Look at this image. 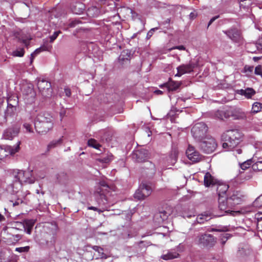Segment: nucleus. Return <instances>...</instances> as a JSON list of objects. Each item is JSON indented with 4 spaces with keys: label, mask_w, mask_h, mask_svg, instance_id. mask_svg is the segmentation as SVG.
I'll return each instance as SVG.
<instances>
[{
    "label": "nucleus",
    "mask_w": 262,
    "mask_h": 262,
    "mask_svg": "<svg viewBox=\"0 0 262 262\" xmlns=\"http://www.w3.org/2000/svg\"><path fill=\"white\" fill-rule=\"evenodd\" d=\"M34 124V122L33 123ZM23 128L25 129L26 133L30 134L34 133V125H33V121L30 119L28 121H26L23 124Z\"/></svg>",
    "instance_id": "nucleus-29"
},
{
    "label": "nucleus",
    "mask_w": 262,
    "mask_h": 262,
    "mask_svg": "<svg viewBox=\"0 0 262 262\" xmlns=\"http://www.w3.org/2000/svg\"><path fill=\"white\" fill-rule=\"evenodd\" d=\"M222 244L224 245L225 244L226 241L229 238L230 234L226 233H223L222 235Z\"/></svg>",
    "instance_id": "nucleus-45"
},
{
    "label": "nucleus",
    "mask_w": 262,
    "mask_h": 262,
    "mask_svg": "<svg viewBox=\"0 0 262 262\" xmlns=\"http://www.w3.org/2000/svg\"><path fill=\"white\" fill-rule=\"evenodd\" d=\"M218 181L209 172L206 173L204 176V183L206 187L213 186L218 183Z\"/></svg>",
    "instance_id": "nucleus-23"
},
{
    "label": "nucleus",
    "mask_w": 262,
    "mask_h": 262,
    "mask_svg": "<svg viewBox=\"0 0 262 262\" xmlns=\"http://www.w3.org/2000/svg\"><path fill=\"white\" fill-rule=\"evenodd\" d=\"M236 93L239 95L244 96L248 99H252V97L256 94L255 91L251 88H247L244 90H237Z\"/></svg>",
    "instance_id": "nucleus-22"
},
{
    "label": "nucleus",
    "mask_w": 262,
    "mask_h": 262,
    "mask_svg": "<svg viewBox=\"0 0 262 262\" xmlns=\"http://www.w3.org/2000/svg\"><path fill=\"white\" fill-rule=\"evenodd\" d=\"M35 224V221L33 220H26L24 222L23 226L25 232L30 235L32 233V230Z\"/></svg>",
    "instance_id": "nucleus-26"
},
{
    "label": "nucleus",
    "mask_w": 262,
    "mask_h": 262,
    "mask_svg": "<svg viewBox=\"0 0 262 262\" xmlns=\"http://www.w3.org/2000/svg\"><path fill=\"white\" fill-rule=\"evenodd\" d=\"M53 126L52 117L47 112L39 113L34 120V127L39 134H46Z\"/></svg>",
    "instance_id": "nucleus-3"
},
{
    "label": "nucleus",
    "mask_w": 262,
    "mask_h": 262,
    "mask_svg": "<svg viewBox=\"0 0 262 262\" xmlns=\"http://www.w3.org/2000/svg\"><path fill=\"white\" fill-rule=\"evenodd\" d=\"M244 199V194L242 192L237 190H234L229 192L227 197L228 203L231 206L242 203Z\"/></svg>",
    "instance_id": "nucleus-11"
},
{
    "label": "nucleus",
    "mask_w": 262,
    "mask_h": 262,
    "mask_svg": "<svg viewBox=\"0 0 262 262\" xmlns=\"http://www.w3.org/2000/svg\"><path fill=\"white\" fill-rule=\"evenodd\" d=\"M12 192L14 194H16V193H14L13 191ZM21 193V192L19 191V193H16V195L14 196L11 200L10 201V202L12 204V205L13 207L18 206L21 204H22L24 202L23 199L24 198H19L18 196H20L19 193Z\"/></svg>",
    "instance_id": "nucleus-31"
},
{
    "label": "nucleus",
    "mask_w": 262,
    "mask_h": 262,
    "mask_svg": "<svg viewBox=\"0 0 262 262\" xmlns=\"http://www.w3.org/2000/svg\"><path fill=\"white\" fill-rule=\"evenodd\" d=\"M222 113L225 118L231 117L235 120H244L247 118L246 113L242 109L237 107H230Z\"/></svg>",
    "instance_id": "nucleus-7"
},
{
    "label": "nucleus",
    "mask_w": 262,
    "mask_h": 262,
    "mask_svg": "<svg viewBox=\"0 0 262 262\" xmlns=\"http://www.w3.org/2000/svg\"><path fill=\"white\" fill-rule=\"evenodd\" d=\"M62 141V138H60L58 140H53L48 145V149L50 150L53 148L56 147L57 146L60 145Z\"/></svg>",
    "instance_id": "nucleus-36"
},
{
    "label": "nucleus",
    "mask_w": 262,
    "mask_h": 262,
    "mask_svg": "<svg viewBox=\"0 0 262 262\" xmlns=\"http://www.w3.org/2000/svg\"><path fill=\"white\" fill-rule=\"evenodd\" d=\"M71 9L73 13L80 14L85 10V5L82 3L77 2L71 6Z\"/></svg>",
    "instance_id": "nucleus-25"
},
{
    "label": "nucleus",
    "mask_w": 262,
    "mask_h": 262,
    "mask_svg": "<svg viewBox=\"0 0 262 262\" xmlns=\"http://www.w3.org/2000/svg\"><path fill=\"white\" fill-rule=\"evenodd\" d=\"M198 243L204 246H213L215 243L214 236L209 234H201L198 237Z\"/></svg>",
    "instance_id": "nucleus-14"
},
{
    "label": "nucleus",
    "mask_w": 262,
    "mask_h": 262,
    "mask_svg": "<svg viewBox=\"0 0 262 262\" xmlns=\"http://www.w3.org/2000/svg\"><path fill=\"white\" fill-rule=\"evenodd\" d=\"M243 134L238 129H232L224 132L222 138L224 141L222 147L226 150H232L242 141Z\"/></svg>",
    "instance_id": "nucleus-2"
},
{
    "label": "nucleus",
    "mask_w": 262,
    "mask_h": 262,
    "mask_svg": "<svg viewBox=\"0 0 262 262\" xmlns=\"http://www.w3.org/2000/svg\"><path fill=\"white\" fill-rule=\"evenodd\" d=\"M189 16H190V18L194 19L196 17V14L194 12H191V13H190Z\"/></svg>",
    "instance_id": "nucleus-57"
},
{
    "label": "nucleus",
    "mask_w": 262,
    "mask_h": 262,
    "mask_svg": "<svg viewBox=\"0 0 262 262\" xmlns=\"http://www.w3.org/2000/svg\"><path fill=\"white\" fill-rule=\"evenodd\" d=\"M71 91L69 89H68V88H67V96H71Z\"/></svg>",
    "instance_id": "nucleus-60"
},
{
    "label": "nucleus",
    "mask_w": 262,
    "mask_h": 262,
    "mask_svg": "<svg viewBox=\"0 0 262 262\" xmlns=\"http://www.w3.org/2000/svg\"><path fill=\"white\" fill-rule=\"evenodd\" d=\"M200 149L206 154H210L215 150L217 143L214 138L209 136L199 142Z\"/></svg>",
    "instance_id": "nucleus-6"
},
{
    "label": "nucleus",
    "mask_w": 262,
    "mask_h": 262,
    "mask_svg": "<svg viewBox=\"0 0 262 262\" xmlns=\"http://www.w3.org/2000/svg\"><path fill=\"white\" fill-rule=\"evenodd\" d=\"M257 227L259 230L262 231V221H259L257 223Z\"/></svg>",
    "instance_id": "nucleus-56"
},
{
    "label": "nucleus",
    "mask_w": 262,
    "mask_h": 262,
    "mask_svg": "<svg viewBox=\"0 0 262 262\" xmlns=\"http://www.w3.org/2000/svg\"><path fill=\"white\" fill-rule=\"evenodd\" d=\"M37 86L41 95L45 97H50L52 93L51 84L44 79H37Z\"/></svg>",
    "instance_id": "nucleus-8"
},
{
    "label": "nucleus",
    "mask_w": 262,
    "mask_h": 262,
    "mask_svg": "<svg viewBox=\"0 0 262 262\" xmlns=\"http://www.w3.org/2000/svg\"><path fill=\"white\" fill-rule=\"evenodd\" d=\"M133 158L138 162L146 161L149 158V153L146 149L142 148L135 150L133 154Z\"/></svg>",
    "instance_id": "nucleus-17"
},
{
    "label": "nucleus",
    "mask_w": 262,
    "mask_h": 262,
    "mask_svg": "<svg viewBox=\"0 0 262 262\" xmlns=\"http://www.w3.org/2000/svg\"><path fill=\"white\" fill-rule=\"evenodd\" d=\"M207 216L201 215L196 218V221L198 223L202 224L204 223L205 221H207Z\"/></svg>",
    "instance_id": "nucleus-44"
},
{
    "label": "nucleus",
    "mask_w": 262,
    "mask_h": 262,
    "mask_svg": "<svg viewBox=\"0 0 262 262\" xmlns=\"http://www.w3.org/2000/svg\"><path fill=\"white\" fill-rule=\"evenodd\" d=\"M197 66L196 62L190 61L186 64H182L177 68V73L175 76L181 77L185 74L190 73L193 72Z\"/></svg>",
    "instance_id": "nucleus-12"
},
{
    "label": "nucleus",
    "mask_w": 262,
    "mask_h": 262,
    "mask_svg": "<svg viewBox=\"0 0 262 262\" xmlns=\"http://www.w3.org/2000/svg\"><path fill=\"white\" fill-rule=\"evenodd\" d=\"M93 249L95 251L98 252L101 258H106L107 256L106 254L103 253V249L102 248L99 246H94L93 247Z\"/></svg>",
    "instance_id": "nucleus-38"
},
{
    "label": "nucleus",
    "mask_w": 262,
    "mask_h": 262,
    "mask_svg": "<svg viewBox=\"0 0 262 262\" xmlns=\"http://www.w3.org/2000/svg\"><path fill=\"white\" fill-rule=\"evenodd\" d=\"M130 52L128 50H123L119 57V60L121 64H124L130 59Z\"/></svg>",
    "instance_id": "nucleus-27"
},
{
    "label": "nucleus",
    "mask_w": 262,
    "mask_h": 262,
    "mask_svg": "<svg viewBox=\"0 0 262 262\" xmlns=\"http://www.w3.org/2000/svg\"><path fill=\"white\" fill-rule=\"evenodd\" d=\"M23 42L25 45V46H27L29 43V41L26 39H24L23 40Z\"/></svg>",
    "instance_id": "nucleus-62"
},
{
    "label": "nucleus",
    "mask_w": 262,
    "mask_h": 262,
    "mask_svg": "<svg viewBox=\"0 0 262 262\" xmlns=\"http://www.w3.org/2000/svg\"><path fill=\"white\" fill-rule=\"evenodd\" d=\"M256 47L258 50L262 51V37L259 38L256 43Z\"/></svg>",
    "instance_id": "nucleus-47"
},
{
    "label": "nucleus",
    "mask_w": 262,
    "mask_h": 262,
    "mask_svg": "<svg viewBox=\"0 0 262 262\" xmlns=\"http://www.w3.org/2000/svg\"><path fill=\"white\" fill-rule=\"evenodd\" d=\"M254 73L256 75H260L262 76V67L259 65L255 68Z\"/></svg>",
    "instance_id": "nucleus-46"
},
{
    "label": "nucleus",
    "mask_w": 262,
    "mask_h": 262,
    "mask_svg": "<svg viewBox=\"0 0 262 262\" xmlns=\"http://www.w3.org/2000/svg\"><path fill=\"white\" fill-rule=\"evenodd\" d=\"M231 207L228 203L227 198L219 197V208L220 210L224 211L226 213H230L232 215L239 213V211H233L228 209Z\"/></svg>",
    "instance_id": "nucleus-18"
},
{
    "label": "nucleus",
    "mask_w": 262,
    "mask_h": 262,
    "mask_svg": "<svg viewBox=\"0 0 262 262\" xmlns=\"http://www.w3.org/2000/svg\"><path fill=\"white\" fill-rule=\"evenodd\" d=\"M219 17V16H215L214 17H213L210 20V21H209L208 23V26H207V28H208L209 27L210 25H211V24L214 21H215L217 18H218Z\"/></svg>",
    "instance_id": "nucleus-53"
},
{
    "label": "nucleus",
    "mask_w": 262,
    "mask_h": 262,
    "mask_svg": "<svg viewBox=\"0 0 262 262\" xmlns=\"http://www.w3.org/2000/svg\"><path fill=\"white\" fill-rule=\"evenodd\" d=\"M19 132V128L17 126H13L7 129L3 134V137L7 140H12L17 136Z\"/></svg>",
    "instance_id": "nucleus-19"
},
{
    "label": "nucleus",
    "mask_w": 262,
    "mask_h": 262,
    "mask_svg": "<svg viewBox=\"0 0 262 262\" xmlns=\"http://www.w3.org/2000/svg\"><path fill=\"white\" fill-rule=\"evenodd\" d=\"M208 127L203 122L195 124L191 129V134L193 138L199 142L209 137L206 135Z\"/></svg>",
    "instance_id": "nucleus-5"
},
{
    "label": "nucleus",
    "mask_w": 262,
    "mask_h": 262,
    "mask_svg": "<svg viewBox=\"0 0 262 262\" xmlns=\"http://www.w3.org/2000/svg\"><path fill=\"white\" fill-rule=\"evenodd\" d=\"M20 89L23 98L27 103H31L34 102L36 97V92L32 83L27 81H24L21 84Z\"/></svg>",
    "instance_id": "nucleus-4"
},
{
    "label": "nucleus",
    "mask_w": 262,
    "mask_h": 262,
    "mask_svg": "<svg viewBox=\"0 0 262 262\" xmlns=\"http://www.w3.org/2000/svg\"><path fill=\"white\" fill-rule=\"evenodd\" d=\"M180 86L179 82L170 81L167 83V88L169 91H175Z\"/></svg>",
    "instance_id": "nucleus-35"
},
{
    "label": "nucleus",
    "mask_w": 262,
    "mask_h": 262,
    "mask_svg": "<svg viewBox=\"0 0 262 262\" xmlns=\"http://www.w3.org/2000/svg\"><path fill=\"white\" fill-rule=\"evenodd\" d=\"M11 100L10 98L7 99V108L5 112V117L6 120L9 118H13L16 114V105L18 104V100H14L13 104L11 103Z\"/></svg>",
    "instance_id": "nucleus-15"
},
{
    "label": "nucleus",
    "mask_w": 262,
    "mask_h": 262,
    "mask_svg": "<svg viewBox=\"0 0 262 262\" xmlns=\"http://www.w3.org/2000/svg\"><path fill=\"white\" fill-rule=\"evenodd\" d=\"M20 141L15 146L0 145V159H3L9 155H13L19 149Z\"/></svg>",
    "instance_id": "nucleus-10"
},
{
    "label": "nucleus",
    "mask_w": 262,
    "mask_h": 262,
    "mask_svg": "<svg viewBox=\"0 0 262 262\" xmlns=\"http://www.w3.org/2000/svg\"><path fill=\"white\" fill-rule=\"evenodd\" d=\"M25 51L23 48H20L14 51L12 53V55L16 57H23L24 55Z\"/></svg>",
    "instance_id": "nucleus-40"
},
{
    "label": "nucleus",
    "mask_w": 262,
    "mask_h": 262,
    "mask_svg": "<svg viewBox=\"0 0 262 262\" xmlns=\"http://www.w3.org/2000/svg\"><path fill=\"white\" fill-rule=\"evenodd\" d=\"M242 153V150L241 148H237L234 150V155L236 156L237 154L239 155Z\"/></svg>",
    "instance_id": "nucleus-54"
},
{
    "label": "nucleus",
    "mask_w": 262,
    "mask_h": 262,
    "mask_svg": "<svg viewBox=\"0 0 262 262\" xmlns=\"http://www.w3.org/2000/svg\"><path fill=\"white\" fill-rule=\"evenodd\" d=\"M186 154L188 158L193 162H198L202 159V156L190 145H189Z\"/></svg>",
    "instance_id": "nucleus-16"
},
{
    "label": "nucleus",
    "mask_w": 262,
    "mask_h": 262,
    "mask_svg": "<svg viewBox=\"0 0 262 262\" xmlns=\"http://www.w3.org/2000/svg\"><path fill=\"white\" fill-rule=\"evenodd\" d=\"M216 185H217L216 191L219 197H224V195L225 194L229 188V186L219 181Z\"/></svg>",
    "instance_id": "nucleus-24"
},
{
    "label": "nucleus",
    "mask_w": 262,
    "mask_h": 262,
    "mask_svg": "<svg viewBox=\"0 0 262 262\" xmlns=\"http://www.w3.org/2000/svg\"><path fill=\"white\" fill-rule=\"evenodd\" d=\"M179 256V254L177 252L169 251L167 254L162 255L161 257L162 259L168 260L178 258Z\"/></svg>",
    "instance_id": "nucleus-32"
},
{
    "label": "nucleus",
    "mask_w": 262,
    "mask_h": 262,
    "mask_svg": "<svg viewBox=\"0 0 262 262\" xmlns=\"http://www.w3.org/2000/svg\"><path fill=\"white\" fill-rule=\"evenodd\" d=\"M98 211L99 213H101V212H103V211H102V210H100V209H98V211Z\"/></svg>",
    "instance_id": "nucleus-64"
},
{
    "label": "nucleus",
    "mask_w": 262,
    "mask_h": 262,
    "mask_svg": "<svg viewBox=\"0 0 262 262\" xmlns=\"http://www.w3.org/2000/svg\"><path fill=\"white\" fill-rule=\"evenodd\" d=\"M5 220V217L0 213V222H3Z\"/></svg>",
    "instance_id": "nucleus-59"
},
{
    "label": "nucleus",
    "mask_w": 262,
    "mask_h": 262,
    "mask_svg": "<svg viewBox=\"0 0 262 262\" xmlns=\"http://www.w3.org/2000/svg\"><path fill=\"white\" fill-rule=\"evenodd\" d=\"M158 29L159 28L158 27L151 29L147 34L146 38L149 39L153 35L154 32Z\"/></svg>",
    "instance_id": "nucleus-43"
},
{
    "label": "nucleus",
    "mask_w": 262,
    "mask_h": 262,
    "mask_svg": "<svg viewBox=\"0 0 262 262\" xmlns=\"http://www.w3.org/2000/svg\"><path fill=\"white\" fill-rule=\"evenodd\" d=\"M79 23V20H75L72 21L71 23H69V26L70 27H74L76 26V25L78 24Z\"/></svg>",
    "instance_id": "nucleus-51"
},
{
    "label": "nucleus",
    "mask_w": 262,
    "mask_h": 262,
    "mask_svg": "<svg viewBox=\"0 0 262 262\" xmlns=\"http://www.w3.org/2000/svg\"><path fill=\"white\" fill-rule=\"evenodd\" d=\"M262 108V103L255 102L253 103L251 109V113L252 114H256L261 111Z\"/></svg>",
    "instance_id": "nucleus-34"
},
{
    "label": "nucleus",
    "mask_w": 262,
    "mask_h": 262,
    "mask_svg": "<svg viewBox=\"0 0 262 262\" xmlns=\"http://www.w3.org/2000/svg\"><path fill=\"white\" fill-rule=\"evenodd\" d=\"M178 152L177 150H172L167 159V163L171 165H174L178 159Z\"/></svg>",
    "instance_id": "nucleus-28"
},
{
    "label": "nucleus",
    "mask_w": 262,
    "mask_h": 262,
    "mask_svg": "<svg viewBox=\"0 0 262 262\" xmlns=\"http://www.w3.org/2000/svg\"><path fill=\"white\" fill-rule=\"evenodd\" d=\"M224 32L233 41L238 42L241 38V32L236 29H231Z\"/></svg>",
    "instance_id": "nucleus-21"
},
{
    "label": "nucleus",
    "mask_w": 262,
    "mask_h": 262,
    "mask_svg": "<svg viewBox=\"0 0 262 262\" xmlns=\"http://www.w3.org/2000/svg\"><path fill=\"white\" fill-rule=\"evenodd\" d=\"M43 51L42 48H39L36 49L31 54V62H32L33 58H34L37 55L40 53L41 52Z\"/></svg>",
    "instance_id": "nucleus-41"
},
{
    "label": "nucleus",
    "mask_w": 262,
    "mask_h": 262,
    "mask_svg": "<svg viewBox=\"0 0 262 262\" xmlns=\"http://www.w3.org/2000/svg\"><path fill=\"white\" fill-rule=\"evenodd\" d=\"M30 247L25 246L23 247H18L15 249V251L19 253L27 252L29 251Z\"/></svg>",
    "instance_id": "nucleus-42"
},
{
    "label": "nucleus",
    "mask_w": 262,
    "mask_h": 262,
    "mask_svg": "<svg viewBox=\"0 0 262 262\" xmlns=\"http://www.w3.org/2000/svg\"><path fill=\"white\" fill-rule=\"evenodd\" d=\"M152 192L151 187L145 183L141 184L134 194V197L139 200H144L149 196Z\"/></svg>",
    "instance_id": "nucleus-9"
},
{
    "label": "nucleus",
    "mask_w": 262,
    "mask_h": 262,
    "mask_svg": "<svg viewBox=\"0 0 262 262\" xmlns=\"http://www.w3.org/2000/svg\"><path fill=\"white\" fill-rule=\"evenodd\" d=\"M174 49H178L180 50H185L186 48L184 46L181 45V46H174V47L169 49V50L171 51L172 50H174Z\"/></svg>",
    "instance_id": "nucleus-49"
},
{
    "label": "nucleus",
    "mask_w": 262,
    "mask_h": 262,
    "mask_svg": "<svg viewBox=\"0 0 262 262\" xmlns=\"http://www.w3.org/2000/svg\"><path fill=\"white\" fill-rule=\"evenodd\" d=\"M13 176L14 178L11 187L14 193H19L23 183L32 184L35 182L32 171L16 170L13 171Z\"/></svg>",
    "instance_id": "nucleus-1"
},
{
    "label": "nucleus",
    "mask_w": 262,
    "mask_h": 262,
    "mask_svg": "<svg viewBox=\"0 0 262 262\" xmlns=\"http://www.w3.org/2000/svg\"><path fill=\"white\" fill-rule=\"evenodd\" d=\"M65 114H66V111L64 110H63L62 111H61L60 112V116L61 117V120H63Z\"/></svg>",
    "instance_id": "nucleus-55"
},
{
    "label": "nucleus",
    "mask_w": 262,
    "mask_h": 262,
    "mask_svg": "<svg viewBox=\"0 0 262 262\" xmlns=\"http://www.w3.org/2000/svg\"><path fill=\"white\" fill-rule=\"evenodd\" d=\"M252 168L254 171L262 170V161L254 162V163L252 165Z\"/></svg>",
    "instance_id": "nucleus-39"
},
{
    "label": "nucleus",
    "mask_w": 262,
    "mask_h": 262,
    "mask_svg": "<svg viewBox=\"0 0 262 262\" xmlns=\"http://www.w3.org/2000/svg\"><path fill=\"white\" fill-rule=\"evenodd\" d=\"M255 218L257 219V222L262 221V213L260 212L256 213L255 214Z\"/></svg>",
    "instance_id": "nucleus-52"
},
{
    "label": "nucleus",
    "mask_w": 262,
    "mask_h": 262,
    "mask_svg": "<svg viewBox=\"0 0 262 262\" xmlns=\"http://www.w3.org/2000/svg\"><path fill=\"white\" fill-rule=\"evenodd\" d=\"M86 13L89 16L95 17L98 16L100 13V11L97 7L92 6L88 8Z\"/></svg>",
    "instance_id": "nucleus-30"
},
{
    "label": "nucleus",
    "mask_w": 262,
    "mask_h": 262,
    "mask_svg": "<svg viewBox=\"0 0 262 262\" xmlns=\"http://www.w3.org/2000/svg\"><path fill=\"white\" fill-rule=\"evenodd\" d=\"M155 93L157 94H162L163 93L162 91L159 90L155 91Z\"/></svg>",
    "instance_id": "nucleus-61"
},
{
    "label": "nucleus",
    "mask_w": 262,
    "mask_h": 262,
    "mask_svg": "<svg viewBox=\"0 0 262 262\" xmlns=\"http://www.w3.org/2000/svg\"><path fill=\"white\" fill-rule=\"evenodd\" d=\"M59 33V31L55 32L54 34L50 37V41L51 42H53L57 37Z\"/></svg>",
    "instance_id": "nucleus-48"
},
{
    "label": "nucleus",
    "mask_w": 262,
    "mask_h": 262,
    "mask_svg": "<svg viewBox=\"0 0 262 262\" xmlns=\"http://www.w3.org/2000/svg\"><path fill=\"white\" fill-rule=\"evenodd\" d=\"M254 162L255 160L253 158L252 159H248L242 163H239V165L241 169H242L244 170H245L248 168H249L251 166V165H252V164Z\"/></svg>",
    "instance_id": "nucleus-33"
},
{
    "label": "nucleus",
    "mask_w": 262,
    "mask_h": 262,
    "mask_svg": "<svg viewBox=\"0 0 262 262\" xmlns=\"http://www.w3.org/2000/svg\"><path fill=\"white\" fill-rule=\"evenodd\" d=\"M98 186L95 191V194L99 195L103 204L107 203V200L105 195V191H107L109 188L108 184L105 180H101L98 183Z\"/></svg>",
    "instance_id": "nucleus-13"
},
{
    "label": "nucleus",
    "mask_w": 262,
    "mask_h": 262,
    "mask_svg": "<svg viewBox=\"0 0 262 262\" xmlns=\"http://www.w3.org/2000/svg\"><path fill=\"white\" fill-rule=\"evenodd\" d=\"M90 210H94V211H98V208L95 207H93V206H91V207H89L88 208Z\"/></svg>",
    "instance_id": "nucleus-58"
},
{
    "label": "nucleus",
    "mask_w": 262,
    "mask_h": 262,
    "mask_svg": "<svg viewBox=\"0 0 262 262\" xmlns=\"http://www.w3.org/2000/svg\"><path fill=\"white\" fill-rule=\"evenodd\" d=\"M88 144L89 146L94 147L96 149H99L101 146L100 144L95 139H91L88 140Z\"/></svg>",
    "instance_id": "nucleus-37"
},
{
    "label": "nucleus",
    "mask_w": 262,
    "mask_h": 262,
    "mask_svg": "<svg viewBox=\"0 0 262 262\" xmlns=\"http://www.w3.org/2000/svg\"><path fill=\"white\" fill-rule=\"evenodd\" d=\"M244 70L245 72H250L251 73L253 70V66H246L244 68Z\"/></svg>",
    "instance_id": "nucleus-50"
},
{
    "label": "nucleus",
    "mask_w": 262,
    "mask_h": 262,
    "mask_svg": "<svg viewBox=\"0 0 262 262\" xmlns=\"http://www.w3.org/2000/svg\"><path fill=\"white\" fill-rule=\"evenodd\" d=\"M170 214V211H167L166 210L160 211L155 214L154 217V221L158 224L160 225L168 219Z\"/></svg>",
    "instance_id": "nucleus-20"
},
{
    "label": "nucleus",
    "mask_w": 262,
    "mask_h": 262,
    "mask_svg": "<svg viewBox=\"0 0 262 262\" xmlns=\"http://www.w3.org/2000/svg\"><path fill=\"white\" fill-rule=\"evenodd\" d=\"M192 216V214H187V215L183 214V216L184 217H188V218L191 217Z\"/></svg>",
    "instance_id": "nucleus-63"
}]
</instances>
